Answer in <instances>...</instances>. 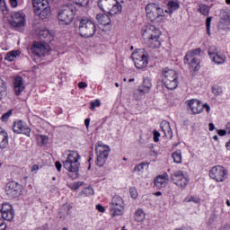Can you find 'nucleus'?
Wrapping results in <instances>:
<instances>
[{
  "label": "nucleus",
  "mask_w": 230,
  "mask_h": 230,
  "mask_svg": "<svg viewBox=\"0 0 230 230\" xmlns=\"http://www.w3.org/2000/svg\"><path fill=\"white\" fill-rule=\"evenodd\" d=\"M80 154L76 151H69L66 160L63 162V166L67 170L68 177L75 181L78 179V172L80 170Z\"/></svg>",
  "instance_id": "f03ea898"
},
{
  "label": "nucleus",
  "mask_w": 230,
  "mask_h": 230,
  "mask_svg": "<svg viewBox=\"0 0 230 230\" xmlns=\"http://www.w3.org/2000/svg\"><path fill=\"white\" fill-rule=\"evenodd\" d=\"M19 55H21V51L12 50L6 54L4 60H7L8 62H13V60H15Z\"/></svg>",
  "instance_id": "7c9ffc66"
},
{
  "label": "nucleus",
  "mask_w": 230,
  "mask_h": 230,
  "mask_svg": "<svg viewBox=\"0 0 230 230\" xmlns=\"http://www.w3.org/2000/svg\"><path fill=\"white\" fill-rule=\"evenodd\" d=\"M36 15L40 16V19L44 21L45 19H49L51 17V7H48L47 9L40 12V10L36 11Z\"/></svg>",
  "instance_id": "c756f323"
},
{
  "label": "nucleus",
  "mask_w": 230,
  "mask_h": 230,
  "mask_svg": "<svg viewBox=\"0 0 230 230\" xmlns=\"http://www.w3.org/2000/svg\"><path fill=\"white\" fill-rule=\"evenodd\" d=\"M8 88L6 87V83L3 79L0 78V101L6 96V92Z\"/></svg>",
  "instance_id": "c9c22d12"
},
{
  "label": "nucleus",
  "mask_w": 230,
  "mask_h": 230,
  "mask_svg": "<svg viewBox=\"0 0 230 230\" xmlns=\"http://www.w3.org/2000/svg\"><path fill=\"white\" fill-rule=\"evenodd\" d=\"M169 181L170 176L166 172L160 174L155 178L154 188L155 190H162V188H166V184H168Z\"/></svg>",
  "instance_id": "6ab92c4d"
},
{
  "label": "nucleus",
  "mask_w": 230,
  "mask_h": 230,
  "mask_svg": "<svg viewBox=\"0 0 230 230\" xmlns=\"http://www.w3.org/2000/svg\"><path fill=\"white\" fill-rule=\"evenodd\" d=\"M5 191L9 197L15 199L22 193L21 184H18L16 181H9L6 184Z\"/></svg>",
  "instance_id": "2eb2a0df"
},
{
  "label": "nucleus",
  "mask_w": 230,
  "mask_h": 230,
  "mask_svg": "<svg viewBox=\"0 0 230 230\" xmlns=\"http://www.w3.org/2000/svg\"><path fill=\"white\" fill-rule=\"evenodd\" d=\"M98 6L104 13H109V15L121 13V4L118 0H99Z\"/></svg>",
  "instance_id": "39448f33"
},
{
  "label": "nucleus",
  "mask_w": 230,
  "mask_h": 230,
  "mask_svg": "<svg viewBox=\"0 0 230 230\" xmlns=\"http://www.w3.org/2000/svg\"><path fill=\"white\" fill-rule=\"evenodd\" d=\"M100 105H102L100 100H95L94 102H91L90 110L94 111V109H96V107H100Z\"/></svg>",
  "instance_id": "49530a36"
},
{
  "label": "nucleus",
  "mask_w": 230,
  "mask_h": 230,
  "mask_svg": "<svg viewBox=\"0 0 230 230\" xmlns=\"http://www.w3.org/2000/svg\"><path fill=\"white\" fill-rule=\"evenodd\" d=\"M185 202H194V204H200V198L197 196H189L185 198Z\"/></svg>",
  "instance_id": "ea45409f"
},
{
  "label": "nucleus",
  "mask_w": 230,
  "mask_h": 230,
  "mask_svg": "<svg viewBox=\"0 0 230 230\" xmlns=\"http://www.w3.org/2000/svg\"><path fill=\"white\" fill-rule=\"evenodd\" d=\"M9 3L13 8H17L19 5V0H9Z\"/></svg>",
  "instance_id": "3c124183"
},
{
  "label": "nucleus",
  "mask_w": 230,
  "mask_h": 230,
  "mask_svg": "<svg viewBox=\"0 0 230 230\" xmlns=\"http://www.w3.org/2000/svg\"><path fill=\"white\" fill-rule=\"evenodd\" d=\"M161 128L167 139H172L173 137V132H172V128L170 127V123L163 122L161 124Z\"/></svg>",
  "instance_id": "bb28decb"
},
{
  "label": "nucleus",
  "mask_w": 230,
  "mask_h": 230,
  "mask_svg": "<svg viewBox=\"0 0 230 230\" xmlns=\"http://www.w3.org/2000/svg\"><path fill=\"white\" fill-rule=\"evenodd\" d=\"M219 17H220L219 21L230 22V13H229V12L221 11L220 14H219Z\"/></svg>",
  "instance_id": "4c0bfd02"
},
{
  "label": "nucleus",
  "mask_w": 230,
  "mask_h": 230,
  "mask_svg": "<svg viewBox=\"0 0 230 230\" xmlns=\"http://www.w3.org/2000/svg\"><path fill=\"white\" fill-rule=\"evenodd\" d=\"M75 4H79V6H87L89 4V0H75Z\"/></svg>",
  "instance_id": "de8ad7c7"
},
{
  "label": "nucleus",
  "mask_w": 230,
  "mask_h": 230,
  "mask_svg": "<svg viewBox=\"0 0 230 230\" xmlns=\"http://www.w3.org/2000/svg\"><path fill=\"white\" fill-rule=\"evenodd\" d=\"M173 163L176 164H181L182 163V152L181 150H176L172 154Z\"/></svg>",
  "instance_id": "473e14b6"
},
{
  "label": "nucleus",
  "mask_w": 230,
  "mask_h": 230,
  "mask_svg": "<svg viewBox=\"0 0 230 230\" xmlns=\"http://www.w3.org/2000/svg\"><path fill=\"white\" fill-rule=\"evenodd\" d=\"M39 37L40 40L44 41V44H49V42H53V34L49 30H41L39 32Z\"/></svg>",
  "instance_id": "393cba45"
},
{
  "label": "nucleus",
  "mask_w": 230,
  "mask_h": 230,
  "mask_svg": "<svg viewBox=\"0 0 230 230\" xmlns=\"http://www.w3.org/2000/svg\"><path fill=\"white\" fill-rule=\"evenodd\" d=\"M78 87H79V89H85V87H87V84H86V83L80 82L78 84Z\"/></svg>",
  "instance_id": "4d7b16f0"
},
{
  "label": "nucleus",
  "mask_w": 230,
  "mask_h": 230,
  "mask_svg": "<svg viewBox=\"0 0 230 230\" xmlns=\"http://www.w3.org/2000/svg\"><path fill=\"white\" fill-rule=\"evenodd\" d=\"M227 170L225 166L215 165L209 171V177L217 182H224L227 179Z\"/></svg>",
  "instance_id": "9d476101"
},
{
  "label": "nucleus",
  "mask_w": 230,
  "mask_h": 230,
  "mask_svg": "<svg viewBox=\"0 0 230 230\" xmlns=\"http://www.w3.org/2000/svg\"><path fill=\"white\" fill-rule=\"evenodd\" d=\"M208 130H209L210 132H213V130H215V124L209 123V124H208Z\"/></svg>",
  "instance_id": "bf43d9fd"
},
{
  "label": "nucleus",
  "mask_w": 230,
  "mask_h": 230,
  "mask_svg": "<svg viewBox=\"0 0 230 230\" xmlns=\"http://www.w3.org/2000/svg\"><path fill=\"white\" fill-rule=\"evenodd\" d=\"M200 53H202V49L198 48L188 51L185 57H187V58H197V57H200Z\"/></svg>",
  "instance_id": "2f4dec72"
},
{
  "label": "nucleus",
  "mask_w": 230,
  "mask_h": 230,
  "mask_svg": "<svg viewBox=\"0 0 230 230\" xmlns=\"http://www.w3.org/2000/svg\"><path fill=\"white\" fill-rule=\"evenodd\" d=\"M155 195L156 197H161L163 195V193L161 191H157V192L155 193Z\"/></svg>",
  "instance_id": "0e129e2a"
},
{
  "label": "nucleus",
  "mask_w": 230,
  "mask_h": 230,
  "mask_svg": "<svg viewBox=\"0 0 230 230\" xmlns=\"http://www.w3.org/2000/svg\"><path fill=\"white\" fill-rule=\"evenodd\" d=\"M91 123V119H84V125L86 128H89V124Z\"/></svg>",
  "instance_id": "052dcab7"
},
{
  "label": "nucleus",
  "mask_w": 230,
  "mask_h": 230,
  "mask_svg": "<svg viewBox=\"0 0 230 230\" xmlns=\"http://www.w3.org/2000/svg\"><path fill=\"white\" fill-rule=\"evenodd\" d=\"M198 12H199L201 15H205V17H208V15H209V5L199 4Z\"/></svg>",
  "instance_id": "f704fd0d"
},
{
  "label": "nucleus",
  "mask_w": 230,
  "mask_h": 230,
  "mask_svg": "<svg viewBox=\"0 0 230 230\" xmlns=\"http://www.w3.org/2000/svg\"><path fill=\"white\" fill-rule=\"evenodd\" d=\"M96 19L102 24V26H109L111 24V17H109V14H97Z\"/></svg>",
  "instance_id": "c85d7f7f"
},
{
  "label": "nucleus",
  "mask_w": 230,
  "mask_h": 230,
  "mask_svg": "<svg viewBox=\"0 0 230 230\" xmlns=\"http://www.w3.org/2000/svg\"><path fill=\"white\" fill-rule=\"evenodd\" d=\"M13 130L15 134H24L30 137V133L31 132V128L28 127V125L24 124L22 120H19L13 123Z\"/></svg>",
  "instance_id": "dca6fc26"
},
{
  "label": "nucleus",
  "mask_w": 230,
  "mask_h": 230,
  "mask_svg": "<svg viewBox=\"0 0 230 230\" xmlns=\"http://www.w3.org/2000/svg\"><path fill=\"white\" fill-rule=\"evenodd\" d=\"M13 111V110H9L6 113H4L3 116H2V119L4 121H6L8 119V118H10V116H12Z\"/></svg>",
  "instance_id": "09e8293b"
},
{
  "label": "nucleus",
  "mask_w": 230,
  "mask_h": 230,
  "mask_svg": "<svg viewBox=\"0 0 230 230\" xmlns=\"http://www.w3.org/2000/svg\"><path fill=\"white\" fill-rule=\"evenodd\" d=\"M6 229V224L3 221V219L0 221V230Z\"/></svg>",
  "instance_id": "6e6d98bb"
},
{
  "label": "nucleus",
  "mask_w": 230,
  "mask_h": 230,
  "mask_svg": "<svg viewBox=\"0 0 230 230\" xmlns=\"http://www.w3.org/2000/svg\"><path fill=\"white\" fill-rule=\"evenodd\" d=\"M125 208V203L123 202V198L118 195L114 196L111 199V211L113 217H119L123 215V209Z\"/></svg>",
  "instance_id": "9b49d317"
},
{
  "label": "nucleus",
  "mask_w": 230,
  "mask_h": 230,
  "mask_svg": "<svg viewBox=\"0 0 230 230\" xmlns=\"http://www.w3.org/2000/svg\"><path fill=\"white\" fill-rule=\"evenodd\" d=\"M149 164H150L147 162H142L134 167V172H143V170H145V166L148 167Z\"/></svg>",
  "instance_id": "58836bf2"
},
{
  "label": "nucleus",
  "mask_w": 230,
  "mask_h": 230,
  "mask_svg": "<svg viewBox=\"0 0 230 230\" xmlns=\"http://www.w3.org/2000/svg\"><path fill=\"white\" fill-rule=\"evenodd\" d=\"M79 195H84V197H91V195H94V190H93V187H86L79 193Z\"/></svg>",
  "instance_id": "e433bc0d"
},
{
  "label": "nucleus",
  "mask_w": 230,
  "mask_h": 230,
  "mask_svg": "<svg viewBox=\"0 0 230 230\" xmlns=\"http://www.w3.org/2000/svg\"><path fill=\"white\" fill-rule=\"evenodd\" d=\"M160 137H161V133H159L158 131L155 130L154 131V141H155V143H158Z\"/></svg>",
  "instance_id": "8fccbe9b"
},
{
  "label": "nucleus",
  "mask_w": 230,
  "mask_h": 230,
  "mask_svg": "<svg viewBox=\"0 0 230 230\" xmlns=\"http://www.w3.org/2000/svg\"><path fill=\"white\" fill-rule=\"evenodd\" d=\"M13 89L14 93L16 96H21V93L26 89V86H24V80L22 79V76H16L13 79Z\"/></svg>",
  "instance_id": "aec40b11"
},
{
  "label": "nucleus",
  "mask_w": 230,
  "mask_h": 230,
  "mask_svg": "<svg viewBox=\"0 0 230 230\" xmlns=\"http://www.w3.org/2000/svg\"><path fill=\"white\" fill-rule=\"evenodd\" d=\"M218 136H226L227 134V129H217Z\"/></svg>",
  "instance_id": "603ef678"
},
{
  "label": "nucleus",
  "mask_w": 230,
  "mask_h": 230,
  "mask_svg": "<svg viewBox=\"0 0 230 230\" xmlns=\"http://www.w3.org/2000/svg\"><path fill=\"white\" fill-rule=\"evenodd\" d=\"M75 31L84 39H91L96 34V23L89 18L83 17L79 19V25Z\"/></svg>",
  "instance_id": "7ed1b4c3"
},
{
  "label": "nucleus",
  "mask_w": 230,
  "mask_h": 230,
  "mask_svg": "<svg viewBox=\"0 0 230 230\" xmlns=\"http://www.w3.org/2000/svg\"><path fill=\"white\" fill-rule=\"evenodd\" d=\"M55 165H56V168H57L58 172H61V170H62V164L60 162H56Z\"/></svg>",
  "instance_id": "5fc2aeb1"
},
{
  "label": "nucleus",
  "mask_w": 230,
  "mask_h": 230,
  "mask_svg": "<svg viewBox=\"0 0 230 230\" xmlns=\"http://www.w3.org/2000/svg\"><path fill=\"white\" fill-rule=\"evenodd\" d=\"M227 150H230V140L226 144Z\"/></svg>",
  "instance_id": "69168bd1"
},
{
  "label": "nucleus",
  "mask_w": 230,
  "mask_h": 230,
  "mask_svg": "<svg viewBox=\"0 0 230 230\" xmlns=\"http://www.w3.org/2000/svg\"><path fill=\"white\" fill-rule=\"evenodd\" d=\"M213 139H214L215 141H218V136L215 135V136L213 137Z\"/></svg>",
  "instance_id": "338daca9"
},
{
  "label": "nucleus",
  "mask_w": 230,
  "mask_h": 230,
  "mask_svg": "<svg viewBox=\"0 0 230 230\" xmlns=\"http://www.w3.org/2000/svg\"><path fill=\"white\" fill-rule=\"evenodd\" d=\"M150 89H152V83H150L149 79H144L142 86L138 89V91L143 94H146L150 93Z\"/></svg>",
  "instance_id": "cd10ccee"
},
{
  "label": "nucleus",
  "mask_w": 230,
  "mask_h": 230,
  "mask_svg": "<svg viewBox=\"0 0 230 230\" xmlns=\"http://www.w3.org/2000/svg\"><path fill=\"white\" fill-rule=\"evenodd\" d=\"M163 82L169 91H173V89H177L179 85V75L177 72L172 69L165 70L163 72Z\"/></svg>",
  "instance_id": "423d86ee"
},
{
  "label": "nucleus",
  "mask_w": 230,
  "mask_h": 230,
  "mask_svg": "<svg viewBox=\"0 0 230 230\" xmlns=\"http://www.w3.org/2000/svg\"><path fill=\"white\" fill-rule=\"evenodd\" d=\"M12 18L13 20L11 21V26H13V28H22V26H24L25 19L22 15V13H14Z\"/></svg>",
  "instance_id": "412c9836"
},
{
  "label": "nucleus",
  "mask_w": 230,
  "mask_h": 230,
  "mask_svg": "<svg viewBox=\"0 0 230 230\" xmlns=\"http://www.w3.org/2000/svg\"><path fill=\"white\" fill-rule=\"evenodd\" d=\"M76 14V7L73 4L63 5L60 7L58 18L60 24L69 25L73 22L75 15Z\"/></svg>",
  "instance_id": "20e7f679"
},
{
  "label": "nucleus",
  "mask_w": 230,
  "mask_h": 230,
  "mask_svg": "<svg viewBox=\"0 0 230 230\" xmlns=\"http://www.w3.org/2000/svg\"><path fill=\"white\" fill-rule=\"evenodd\" d=\"M208 56L210 57L212 62L217 64L218 66L226 63V56L218 54V51H217V47H210L208 49Z\"/></svg>",
  "instance_id": "f3484780"
},
{
  "label": "nucleus",
  "mask_w": 230,
  "mask_h": 230,
  "mask_svg": "<svg viewBox=\"0 0 230 230\" xmlns=\"http://www.w3.org/2000/svg\"><path fill=\"white\" fill-rule=\"evenodd\" d=\"M171 181H172L173 184L178 186V188H181V190H184V188L188 186V178L184 176L182 171H175L171 174Z\"/></svg>",
  "instance_id": "f8f14e48"
},
{
  "label": "nucleus",
  "mask_w": 230,
  "mask_h": 230,
  "mask_svg": "<svg viewBox=\"0 0 230 230\" xmlns=\"http://www.w3.org/2000/svg\"><path fill=\"white\" fill-rule=\"evenodd\" d=\"M146 12L151 22H161V21H163V17H164L163 8L159 7L155 4H147L146 6Z\"/></svg>",
  "instance_id": "0eeeda50"
},
{
  "label": "nucleus",
  "mask_w": 230,
  "mask_h": 230,
  "mask_svg": "<svg viewBox=\"0 0 230 230\" xmlns=\"http://www.w3.org/2000/svg\"><path fill=\"white\" fill-rule=\"evenodd\" d=\"M96 209L100 211V213H105V208L100 204L96 205Z\"/></svg>",
  "instance_id": "864d4df0"
},
{
  "label": "nucleus",
  "mask_w": 230,
  "mask_h": 230,
  "mask_svg": "<svg viewBox=\"0 0 230 230\" xmlns=\"http://www.w3.org/2000/svg\"><path fill=\"white\" fill-rule=\"evenodd\" d=\"M142 37L148 48L155 49L161 48V31L152 23H148L142 28Z\"/></svg>",
  "instance_id": "f257e3e1"
},
{
  "label": "nucleus",
  "mask_w": 230,
  "mask_h": 230,
  "mask_svg": "<svg viewBox=\"0 0 230 230\" xmlns=\"http://www.w3.org/2000/svg\"><path fill=\"white\" fill-rule=\"evenodd\" d=\"M81 184L79 182H75L72 185V190H78L80 188Z\"/></svg>",
  "instance_id": "13d9d810"
},
{
  "label": "nucleus",
  "mask_w": 230,
  "mask_h": 230,
  "mask_svg": "<svg viewBox=\"0 0 230 230\" xmlns=\"http://www.w3.org/2000/svg\"><path fill=\"white\" fill-rule=\"evenodd\" d=\"M39 170V166L37 164L32 165L31 172H37Z\"/></svg>",
  "instance_id": "680f3d73"
},
{
  "label": "nucleus",
  "mask_w": 230,
  "mask_h": 230,
  "mask_svg": "<svg viewBox=\"0 0 230 230\" xmlns=\"http://www.w3.org/2000/svg\"><path fill=\"white\" fill-rule=\"evenodd\" d=\"M31 50V53L35 55V57L40 58V57H44V55H46V53L49 51V46L40 42L34 41Z\"/></svg>",
  "instance_id": "ddd939ff"
},
{
  "label": "nucleus",
  "mask_w": 230,
  "mask_h": 230,
  "mask_svg": "<svg viewBox=\"0 0 230 230\" xmlns=\"http://www.w3.org/2000/svg\"><path fill=\"white\" fill-rule=\"evenodd\" d=\"M217 30L219 31H229L230 30V22H223V21H219L218 24H217Z\"/></svg>",
  "instance_id": "72a5a7b5"
},
{
  "label": "nucleus",
  "mask_w": 230,
  "mask_h": 230,
  "mask_svg": "<svg viewBox=\"0 0 230 230\" xmlns=\"http://www.w3.org/2000/svg\"><path fill=\"white\" fill-rule=\"evenodd\" d=\"M37 141H38L39 145H48L49 138L47 136L39 135L37 137Z\"/></svg>",
  "instance_id": "a19ab883"
},
{
  "label": "nucleus",
  "mask_w": 230,
  "mask_h": 230,
  "mask_svg": "<svg viewBox=\"0 0 230 230\" xmlns=\"http://www.w3.org/2000/svg\"><path fill=\"white\" fill-rule=\"evenodd\" d=\"M131 58L137 69H145L148 66V53L145 49H137L133 52Z\"/></svg>",
  "instance_id": "6e6552de"
},
{
  "label": "nucleus",
  "mask_w": 230,
  "mask_h": 230,
  "mask_svg": "<svg viewBox=\"0 0 230 230\" xmlns=\"http://www.w3.org/2000/svg\"><path fill=\"white\" fill-rule=\"evenodd\" d=\"M212 93L213 94H215L216 96H220V94H222V87L218 86V85H215L212 87Z\"/></svg>",
  "instance_id": "c03bdc74"
},
{
  "label": "nucleus",
  "mask_w": 230,
  "mask_h": 230,
  "mask_svg": "<svg viewBox=\"0 0 230 230\" xmlns=\"http://www.w3.org/2000/svg\"><path fill=\"white\" fill-rule=\"evenodd\" d=\"M0 213L4 220H7V222H12V220H13V217H15L13 207L9 203H4L2 205Z\"/></svg>",
  "instance_id": "4468645a"
},
{
  "label": "nucleus",
  "mask_w": 230,
  "mask_h": 230,
  "mask_svg": "<svg viewBox=\"0 0 230 230\" xmlns=\"http://www.w3.org/2000/svg\"><path fill=\"white\" fill-rule=\"evenodd\" d=\"M167 8L168 10H165L166 13H169V15H172L176 10H179L181 8V4H179V1L177 0H170L167 3Z\"/></svg>",
  "instance_id": "a878e982"
},
{
  "label": "nucleus",
  "mask_w": 230,
  "mask_h": 230,
  "mask_svg": "<svg viewBox=\"0 0 230 230\" xmlns=\"http://www.w3.org/2000/svg\"><path fill=\"white\" fill-rule=\"evenodd\" d=\"M95 152L97 155V159L95 161V164L102 168V166L105 165L107 158L109 157V154L111 152V147L109 146L99 144L95 147Z\"/></svg>",
  "instance_id": "1a4fd4ad"
},
{
  "label": "nucleus",
  "mask_w": 230,
  "mask_h": 230,
  "mask_svg": "<svg viewBox=\"0 0 230 230\" xmlns=\"http://www.w3.org/2000/svg\"><path fill=\"white\" fill-rule=\"evenodd\" d=\"M192 114H200L204 111V104L197 99H191L186 102Z\"/></svg>",
  "instance_id": "a211bd4d"
},
{
  "label": "nucleus",
  "mask_w": 230,
  "mask_h": 230,
  "mask_svg": "<svg viewBox=\"0 0 230 230\" xmlns=\"http://www.w3.org/2000/svg\"><path fill=\"white\" fill-rule=\"evenodd\" d=\"M129 194L131 199H137V189H136L135 187H131L129 189Z\"/></svg>",
  "instance_id": "a18cd8bd"
},
{
  "label": "nucleus",
  "mask_w": 230,
  "mask_h": 230,
  "mask_svg": "<svg viewBox=\"0 0 230 230\" xmlns=\"http://www.w3.org/2000/svg\"><path fill=\"white\" fill-rule=\"evenodd\" d=\"M211 21H213V17H208L206 19V28L208 35H211Z\"/></svg>",
  "instance_id": "37998d69"
},
{
  "label": "nucleus",
  "mask_w": 230,
  "mask_h": 230,
  "mask_svg": "<svg viewBox=\"0 0 230 230\" xmlns=\"http://www.w3.org/2000/svg\"><path fill=\"white\" fill-rule=\"evenodd\" d=\"M221 230H230V227L229 226H225Z\"/></svg>",
  "instance_id": "774afa93"
},
{
  "label": "nucleus",
  "mask_w": 230,
  "mask_h": 230,
  "mask_svg": "<svg viewBox=\"0 0 230 230\" xmlns=\"http://www.w3.org/2000/svg\"><path fill=\"white\" fill-rule=\"evenodd\" d=\"M184 64H187L191 71H199L200 69V60L198 58H183Z\"/></svg>",
  "instance_id": "4be33fe9"
},
{
  "label": "nucleus",
  "mask_w": 230,
  "mask_h": 230,
  "mask_svg": "<svg viewBox=\"0 0 230 230\" xmlns=\"http://www.w3.org/2000/svg\"><path fill=\"white\" fill-rule=\"evenodd\" d=\"M135 218L137 222H141V220H143V209L138 208L136 210Z\"/></svg>",
  "instance_id": "79ce46f5"
},
{
  "label": "nucleus",
  "mask_w": 230,
  "mask_h": 230,
  "mask_svg": "<svg viewBox=\"0 0 230 230\" xmlns=\"http://www.w3.org/2000/svg\"><path fill=\"white\" fill-rule=\"evenodd\" d=\"M32 6L34 9V13L37 15V10H40V12H44V10L49 8V2H48V0H40L38 2H32Z\"/></svg>",
  "instance_id": "b1692460"
},
{
  "label": "nucleus",
  "mask_w": 230,
  "mask_h": 230,
  "mask_svg": "<svg viewBox=\"0 0 230 230\" xmlns=\"http://www.w3.org/2000/svg\"><path fill=\"white\" fill-rule=\"evenodd\" d=\"M203 109H206L207 112L210 111V107L208 104H203Z\"/></svg>",
  "instance_id": "e2e57ef3"
},
{
  "label": "nucleus",
  "mask_w": 230,
  "mask_h": 230,
  "mask_svg": "<svg viewBox=\"0 0 230 230\" xmlns=\"http://www.w3.org/2000/svg\"><path fill=\"white\" fill-rule=\"evenodd\" d=\"M8 139H10V137H8V132L4 130L3 128H0V149L4 150V148L8 147Z\"/></svg>",
  "instance_id": "5701e85b"
}]
</instances>
